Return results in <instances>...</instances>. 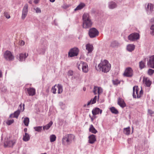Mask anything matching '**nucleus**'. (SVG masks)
Returning a JSON list of instances; mask_svg holds the SVG:
<instances>
[{"instance_id":"obj_1","label":"nucleus","mask_w":154,"mask_h":154,"mask_svg":"<svg viewBox=\"0 0 154 154\" xmlns=\"http://www.w3.org/2000/svg\"><path fill=\"white\" fill-rule=\"evenodd\" d=\"M111 65L106 60H101L98 66L97 70L104 72H107L110 69Z\"/></svg>"},{"instance_id":"obj_2","label":"nucleus","mask_w":154,"mask_h":154,"mask_svg":"<svg viewBox=\"0 0 154 154\" xmlns=\"http://www.w3.org/2000/svg\"><path fill=\"white\" fill-rule=\"evenodd\" d=\"M82 26L84 28L88 29L92 26L93 23L89 14L84 13L82 16Z\"/></svg>"},{"instance_id":"obj_3","label":"nucleus","mask_w":154,"mask_h":154,"mask_svg":"<svg viewBox=\"0 0 154 154\" xmlns=\"http://www.w3.org/2000/svg\"><path fill=\"white\" fill-rule=\"evenodd\" d=\"M75 136L72 134H67L63 136L62 141L63 145L68 146L70 145L73 140Z\"/></svg>"},{"instance_id":"obj_4","label":"nucleus","mask_w":154,"mask_h":154,"mask_svg":"<svg viewBox=\"0 0 154 154\" xmlns=\"http://www.w3.org/2000/svg\"><path fill=\"white\" fill-rule=\"evenodd\" d=\"M99 32L98 30L94 28L90 29L88 32V35L91 38H94L98 36Z\"/></svg>"},{"instance_id":"obj_5","label":"nucleus","mask_w":154,"mask_h":154,"mask_svg":"<svg viewBox=\"0 0 154 154\" xmlns=\"http://www.w3.org/2000/svg\"><path fill=\"white\" fill-rule=\"evenodd\" d=\"M140 35L137 32L133 33L128 36V39L131 41L134 42L139 39Z\"/></svg>"},{"instance_id":"obj_6","label":"nucleus","mask_w":154,"mask_h":154,"mask_svg":"<svg viewBox=\"0 0 154 154\" xmlns=\"http://www.w3.org/2000/svg\"><path fill=\"white\" fill-rule=\"evenodd\" d=\"M4 56L7 60L12 61L14 59V57L11 53L8 51H7L5 52Z\"/></svg>"},{"instance_id":"obj_7","label":"nucleus","mask_w":154,"mask_h":154,"mask_svg":"<svg viewBox=\"0 0 154 154\" xmlns=\"http://www.w3.org/2000/svg\"><path fill=\"white\" fill-rule=\"evenodd\" d=\"M146 10L148 14H154V5L151 3H148L146 8Z\"/></svg>"},{"instance_id":"obj_8","label":"nucleus","mask_w":154,"mask_h":154,"mask_svg":"<svg viewBox=\"0 0 154 154\" xmlns=\"http://www.w3.org/2000/svg\"><path fill=\"white\" fill-rule=\"evenodd\" d=\"M79 52V49L77 48H74L71 49L68 54V56L70 57L77 56Z\"/></svg>"},{"instance_id":"obj_9","label":"nucleus","mask_w":154,"mask_h":154,"mask_svg":"<svg viewBox=\"0 0 154 154\" xmlns=\"http://www.w3.org/2000/svg\"><path fill=\"white\" fill-rule=\"evenodd\" d=\"M28 4H26L24 6L22 11L21 18L22 19H24L26 16L28 11Z\"/></svg>"},{"instance_id":"obj_10","label":"nucleus","mask_w":154,"mask_h":154,"mask_svg":"<svg viewBox=\"0 0 154 154\" xmlns=\"http://www.w3.org/2000/svg\"><path fill=\"white\" fill-rule=\"evenodd\" d=\"M47 43L42 44L37 49L38 52L40 54H44L45 52V48L47 46Z\"/></svg>"},{"instance_id":"obj_11","label":"nucleus","mask_w":154,"mask_h":154,"mask_svg":"<svg viewBox=\"0 0 154 154\" xmlns=\"http://www.w3.org/2000/svg\"><path fill=\"white\" fill-rule=\"evenodd\" d=\"M93 92L94 94H96L97 93L98 94V100L99 95L102 93L103 89L102 88L100 87L94 86L93 89Z\"/></svg>"},{"instance_id":"obj_12","label":"nucleus","mask_w":154,"mask_h":154,"mask_svg":"<svg viewBox=\"0 0 154 154\" xmlns=\"http://www.w3.org/2000/svg\"><path fill=\"white\" fill-rule=\"evenodd\" d=\"M147 64L150 67L154 69V55L149 57Z\"/></svg>"},{"instance_id":"obj_13","label":"nucleus","mask_w":154,"mask_h":154,"mask_svg":"<svg viewBox=\"0 0 154 154\" xmlns=\"http://www.w3.org/2000/svg\"><path fill=\"white\" fill-rule=\"evenodd\" d=\"M133 75L132 70L130 67L127 68L124 73V75L127 77H131Z\"/></svg>"},{"instance_id":"obj_14","label":"nucleus","mask_w":154,"mask_h":154,"mask_svg":"<svg viewBox=\"0 0 154 154\" xmlns=\"http://www.w3.org/2000/svg\"><path fill=\"white\" fill-rule=\"evenodd\" d=\"M139 90L136 88L135 86L133 87V96L134 98H136V97L137 98H139L140 97V95L138 93Z\"/></svg>"},{"instance_id":"obj_15","label":"nucleus","mask_w":154,"mask_h":154,"mask_svg":"<svg viewBox=\"0 0 154 154\" xmlns=\"http://www.w3.org/2000/svg\"><path fill=\"white\" fill-rule=\"evenodd\" d=\"M15 143L12 140H5L4 142V145L5 147H12L14 144Z\"/></svg>"},{"instance_id":"obj_16","label":"nucleus","mask_w":154,"mask_h":154,"mask_svg":"<svg viewBox=\"0 0 154 154\" xmlns=\"http://www.w3.org/2000/svg\"><path fill=\"white\" fill-rule=\"evenodd\" d=\"M82 65V69L83 72L87 73L88 71V67L87 64L84 62H81V65Z\"/></svg>"},{"instance_id":"obj_17","label":"nucleus","mask_w":154,"mask_h":154,"mask_svg":"<svg viewBox=\"0 0 154 154\" xmlns=\"http://www.w3.org/2000/svg\"><path fill=\"white\" fill-rule=\"evenodd\" d=\"M143 83L148 87H149L151 85V82L147 77H143Z\"/></svg>"},{"instance_id":"obj_18","label":"nucleus","mask_w":154,"mask_h":154,"mask_svg":"<svg viewBox=\"0 0 154 154\" xmlns=\"http://www.w3.org/2000/svg\"><path fill=\"white\" fill-rule=\"evenodd\" d=\"M28 56V54L26 53L20 54L18 60L20 61H24Z\"/></svg>"},{"instance_id":"obj_19","label":"nucleus","mask_w":154,"mask_h":154,"mask_svg":"<svg viewBox=\"0 0 154 154\" xmlns=\"http://www.w3.org/2000/svg\"><path fill=\"white\" fill-rule=\"evenodd\" d=\"M108 5L109 8L111 9L116 8L117 6L116 3L113 1L109 2Z\"/></svg>"},{"instance_id":"obj_20","label":"nucleus","mask_w":154,"mask_h":154,"mask_svg":"<svg viewBox=\"0 0 154 154\" xmlns=\"http://www.w3.org/2000/svg\"><path fill=\"white\" fill-rule=\"evenodd\" d=\"M88 143L91 144H93L96 141V136L92 134L88 137Z\"/></svg>"},{"instance_id":"obj_21","label":"nucleus","mask_w":154,"mask_h":154,"mask_svg":"<svg viewBox=\"0 0 154 154\" xmlns=\"http://www.w3.org/2000/svg\"><path fill=\"white\" fill-rule=\"evenodd\" d=\"M92 112L93 115L95 116L99 114V113L101 114L102 112V110L96 107L92 110Z\"/></svg>"},{"instance_id":"obj_22","label":"nucleus","mask_w":154,"mask_h":154,"mask_svg":"<svg viewBox=\"0 0 154 154\" xmlns=\"http://www.w3.org/2000/svg\"><path fill=\"white\" fill-rule=\"evenodd\" d=\"M86 49L88 51V54L91 53L92 52L93 50V46L90 44H87L86 45Z\"/></svg>"},{"instance_id":"obj_23","label":"nucleus","mask_w":154,"mask_h":154,"mask_svg":"<svg viewBox=\"0 0 154 154\" xmlns=\"http://www.w3.org/2000/svg\"><path fill=\"white\" fill-rule=\"evenodd\" d=\"M20 110L18 109L16 111H15L13 114H11L10 116V117L17 118L20 114Z\"/></svg>"},{"instance_id":"obj_24","label":"nucleus","mask_w":154,"mask_h":154,"mask_svg":"<svg viewBox=\"0 0 154 154\" xmlns=\"http://www.w3.org/2000/svg\"><path fill=\"white\" fill-rule=\"evenodd\" d=\"M118 103L121 107L124 108L126 106V105L123 100L119 98L118 99Z\"/></svg>"},{"instance_id":"obj_25","label":"nucleus","mask_w":154,"mask_h":154,"mask_svg":"<svg viewBox=\"0 0 154 154\" xmlns=\"http://www.w3.org/2000/svg\"><path fill=\"white\" fill-rule=\"evenodd\" d=\"M27 92L29 96H33L35 93V91L34 88H28L27 89Z\"/></svg>"},{"instance_id":"obj_26","label":"nucleus","mask_w":154,"mask_h":154,"mask_svg":"<svg viewBox=\"0 0 154 154\" xmlns=\"http://www.w3.org/2000/svg\"><path fill=\"white\" fill-rule=\"evenodd\" d=\"M85 6V4L84 3H81L76 7L75 8V9L74 11H76L80 10L82 9Z\"/></svg>"},{"instance_id":"obj_27","label":"nucleus","mask_w":154,"mask_h":154,"mask_svg":"<svg viewBox=\"0 0 154 154\" xmlns=\"http://www.w3.org/2000/svg\"><path fill=\"white\" fill-rule=\"evenodd\" d=\"M30 139L29 135L27 133H25V135L23 136V139L24 141L26 142L29 141Z\"/></svg>"},{"instance_id":"obj_28","label":"nucleus","mask_w":154,"mask_h":154,"mask_svg":"<svg viewBox=\"0 0 154 154\" xmlns=\"http://www.w3.org/2000/svg\"><path fill=\"white\" fill-rule=\"evenodd\" d=\"M53 122L51 121L48 124L43 127V130H48L53 124Z\"/></svg>"},{"instance_id":"obj_29","label":"nucleus","mask_w":154,"mask_h":154,"mask_svg":"<svg viewBox=\"0 0 154 154\" xmlns=\"http://www.w3.org/2000/svg\"><path fill=\"white\" fill-rule=\"evenodd\" d=\"M135 48V46L134 45L129 44L127 46V49L128 51L131 52L133 51Z\"/></svg>"},{"instance_id":"obj_30","label":"nucleus","mask_w":154,"mask_h":154,"mask_svg":"<svg viewBox=\"0 0 154 154\" xmlns=\"http://www.w3.org/2000/svg\"><path fill=\"white\" fill-rule=\"evenodd\" d=\"M119 43L116 41H114L112 42L110 44V46L114 48L119 46Z\"/></svg>"},{"instance_id":"obj_31","label":"nucleus","mask_w":154,"mask_h":154,"mask_svg":"<svg viewBox=\"0 0 154 154\" xmlns=\"http://www.w3.org/2000/svg\"><path fill=\"white\" fill-rule=\"evenodd\" d=\"M89 131L91 133L94 134H96L97 132V131L94 127L93 125H91L90 126V127L89 129Z\"/></svg>"},{"instance_id":"obj_32","label":"nucleus","mask_w":154,"mask_h":154,"mask_svg":"<svg viewBox=\"0 0 154 154\" xmlns=\"http://www.w3.org/2000/svg\"><path fill=\"white\" fill-rule=\"evenodd\" d=\"M123 132L124 134L126 135H128L130 134V128L128 127L127 128L124 129Z\"/></svg>"},{"instance_id":"obj_33","label":"nucleus","mask_w":154,"mask_h":154,"mask_svg":"<svg viewBox=\"0 0 154 154\" xmlns=\"http://www.w3.org/2000/svg\"><path fill=\"white\" fill-rule=\"evenodd\" d=\"M29 122V119L27 117L24 118L23 120V122L24 125L26 126H28Z\"/></svg>"},{"instance_id":"obj_34","label":"nucleus","mask_w":154,"mask_h":154,"mask_svg":"<svg viewBox=\"0 0 154 154\" xmlns=\"http://www.w3.org/2000/svg\"><path fill=\"white\" fill-rule=\"evenodd\" d=\"M57 88L58 89V94H61L63 92V86L60 84H58L57 85Z\"/></svg>"},{"instance_id":"obj_35","label":"nucleus","mask_w":154,"mask_h":154,"mask_svg":"<svg viewBox=\"0 0 154 154\" xmlns=\"http://www.w3.org/2000/svg\"><path fill=\"white\" fill-rule=\"evenodd\" d=\"M110 110L112 113L115 114H117L119 112L117 109L113 107L110 108Z\"/></svg>"},{"instance_id":"obj_36","label":"nucleus","mask_w":154,"mask_h":154,"mask_svg":"<svg viewBox=\"0 0 154 154\" xmlns=\"http://www.w3.org/2000/svg\"><path fill=\"white\" fill-rule=\"evenodd\" d=\"M56 137L54 134H52L50 136V141L51 142H53L55 141Z\"/></svg>"},{"instance_id":"obj_37","label":"nucleus","mask_w":154,"mask_h":154,"mask_svg":"<svg viewBox=\"0 0 154 154\" xmlns=\"http://www.w3.org/2000/svg\"><path fill=\"white\" fill-rule=\"evenodd\" d=\"M35 131L38 132H41L42 130V126H37L34 127Z\"/></svg>"},{"instance_id":"obj_38","label":"nucleus","mask_w":154,"mask_h":154,"mask_svg":"<svg viewBox=\"0 0 154 154\" xmlns=\"http://www.w3.org/2000/svg\"><path fill=\"white\" fill-rule=\"evenodd\" d=\"M150 34L152 35H154V25H152L150 26Z\"/></svg>"},{"instance_id":"obj_39","label":"nucleus","mask_w":154,"mask_h":154,"mask_svg":"<svg viewBox=\"0 0 154 154\" xmlns=\"http://www.w3.org/2000/svg\"><path fill=\"white\" fill-rule=\"evenodd\" d=\"M145 66V63L142 61H141L139 62V67L141 69H142L144 68Z\"/></svg>"},{"instance_id":"obj_40","label":"nucleus","mask_w":154,"mask_h":154,"mask_svg":"<svg viewBox=\"0 0 154 154\" xmlns=\"http://www.w3.org/2000/svg\"><path fill=\"white\" fill-rule=\"evenodd\" d=\"M147 72L148 75H152L154 73V69H149L148 70Z\"/></svg>"},{"instance_id":"obj_41","label":"nucleus","mask_w":154,"mask_h":154,"mask_svg":"<svg viewBox=\"0 0 154 154\" xmlns=\"http://www.w3.org/2000/svg\"><path fill=\"white\" fill-rule=\"evenodd\" d=\"M112 81L113 84L115 85H117L120 83V82L117 79L113 80Z\"/></svg>"},{"instance_id":"obj_42","label":"nucleus","mask_w":154,"mask_h":154,"mask_svg":"<svg viewBox=\"0 0 154 154\" xmlns=\"http://www.w3.org/2000/svg\"><path fill=\"white\" fill-rule=\"evenodd\" d=\"M33 9L35 11V12L36 13H40L41 12V11L40 8L38 7H37L35 8H34Z\"/></svg>"},{"instance_id":"obj_43","label":"nucleus","mask_w":154,"mask_h":154,"mask_svg":"<svg viewBox=\"0 0 154 154\" xmlns=\"http://www.w3.org/2000/svg\"><path fill=\"white\" fill-rule=\"evenodd\" d=\"M4 16L7 18L9 19L10 18V16L7 12L5 11L4 13Z\"/></svg>"},{"instance_id":"obj_44","label":"nucleus","mask_w":154,"mask_h":154,"mask_svg":"<svg viewBox=\"0 0 154 154\" xmlns=\"http://www.w3.org/2000/svg\"><path fill=\"white\" fill-rule=\"evenodd\" d=\"M14 122V120L13 119L10 120H8L7 122V124L8 125H10L13 123Z\"/></svg>"},{"instance_id":"obj_45","label":"nucleus","mask_w":154,"mask_h":154,"mask_svg":"<svg viewBox=\"0 0 154 154\" xmlns=\"http://www.w3.org/2000/svg\"><path fill=\"white\" fill-rule=\"evenodd\" d=\"M22 104H21L19 106V108L18 109L20 110V111H23V110L24 109V104H23V109H22Z\"/></svg>"},{"instance_id":"obj_46","label":"nucleus","mask_w":154,"mask_h":154,"mask_svg":"<svg viewBox=\"0 0 154 154\" xmlns=\"http://www.w3.org/2000/svg\"><path fill=\"white\" fill-rule=\"evenodd\" d=\"M56 86V85L54 86H53L52 87V89H51V91L52 92V93L53 94H56V89L55 88V87Z\"/></svg>"},{"instance_id":"obj_47","label":"nucleus","mask_w":154,"mask_h":154,"mask_svg":"<svg viewBox=\"0 0 154 154\" xmlns=\"http://www.w3.org/2000/svg\"><path fill=\"white\" fill-rule=\"evenodd\" d=\"M97 99V96H95L94 98L92 99V104H94L96 102V101Z\"/></svg>"},{"instance_id":"obj_48","label":"nucleus","mask_w":154,"mask_h":154,"mask_svg":"<svg viewBox=\"0 0 154 154\" xmlns=\"http://www.w3.org/2000/svg\"><path fill=\"white\" fill-rule=\"evenodd\" d=\"M148 113L151 116H152L154 114V112L152 111L151 110L149 109L148 110Z\"/></svg>"},{"instance_id":"obj_49","label":"nucleus","mask_w":154,"mask_h":154,"mask_svg":"<svg viewBox=\"0 0 154 154\" xmlns=\"http://www.w3.org/2000/svg\"><path fill=\"white\" fill-rule=\"evenodd\" d=\"M77 67L78 69L79 70H80L82 69V65L81 66V62L79 64L78 63H77Z\"/></svg>"},{"instance_id":"obj_50","label":"nucleus","mask_w":154,"mask_h":154,"mask_svg":"<svg viewBox=\"0 0 154 154\" xmlns=\"http://www.w3.org/2000/svg\"><path fill=\"white\" fill-rule=\"evenodd\" d=\"M150 24L152 25H154V19L152 18L150 20Z\"/></svg>"},{"instance_id":"obj_51","label":"nucleus","mask_w":154,"mask_h":154,"mask_svg":"<svg viewBox=\"0 0 154 154\" xmlns=\"http://www.w3.org/2000/svg\"><path fill=\"white\" fill-rule=\"evenodd\" d=\"M68 75L69 76H72L73 74V72L71 70L69 71L68 72Z\"/></svg>"},{"instance_id":"obj_52","label":"nucleus","mask_w":154,"mask_h":154,"mask_svg":"<svg viewBox=\"0 0 154 154\" xmlns=\"http://www.w3.org/2000/svg\"><path fill=\"white\" fill-rule=\"evenodd\" d=\"M69 6L66 4L64 5L63 6V8L64 9H66L69 8Z\"/></svg>"},{"instance_id":"obj_53","label":"nucleus","mask_w":154,"mask_h":154,"mask_svg":"<svg viewBox=\"0 0 154 154\" xmlns=\"http://www.w3.org/2000/svg\"><path fill=\"white\" fill-rule=\"evenodd\" d=\"M6 88L5 87H4L2 89V91L3 92H5L6 91Z\"/></svg>"},{"instance_id":"obj_54","label":"nucleus","mask_w":154,"mask_h":154,"mask_svg":"<svg viewBox=\"0 0 154 154\" xmlns=\"http://www.w3.org/2000/svg\"><path fill=\"white\" fill-rule=\"evenodd\" d=\"M25 44V42L23 41H21L20 43V45L21 46H23V45Z\"/></svg>"},{"instance_id":"obj_55","label":"nucleus","mask_w":154,"mask_h":154,"mask_svg":"<svg viewBox=\"0 0 154 154\" xmlns=\"http://www.w3.org/2000/svg\"><path fill=\"white\" fill-rule=\"evenodd\" d=\"M39 0H34V2L36 4H37L39 2Z\"/></svg>"},{"instance_id":"obj_56","label":"nucleus","mask_w":154,"mask_h":154,"mask_svg":"<svg viewBox=\"0 0 154 154\" xmlns=\"http://www.w3.org/2000/svg\"><path fill=\"white\" fill-rule=\"evenodd\" d=\"M92 99H91L90 101H89L87 105L88 106V105H90L91 103L92 104Z\"/></svg>"},{"instance_id":"obj_57","label":"nucleus","mask_w":154,"mask_h":154,"mask_svg":"<svg viewBox=\"0 0 154 154\" xmlns=\"http://www.w3.org/2000/svg\"><path fill=\"white\" fill-rule=\"evenodd\" d=\"M143 94V91L142 90H141L140 91V92H139V94L140 95V97H141V96Z\"/></svg>"},{"instance_id":"obj_58","label":"nucleus","mask_w":154,"mask_h":154,"mask_svg":"<svg viewBox=\"0 0 154 154\" xmlns=\"http://www.w3.org/2000/svg\"><path fill=\"white\" fill-rule=\"evenodd\" d=\"M2 73L1 70H0V78L2 77Z\"/></svg>"},{"instance_id":"obj_59","label":"nucleus","mask_w":154,"mask_h":154,"mask_svg":"<svg viewBox=\"0 0 154 154\" xmlns=\"http://www.w3.org/2000/svg\"><path fill=\"white\" fill-rule=\"evenodd\" d=\"M77 78V77L76 76H73L72 77V78H71V79H76Z\"/></svg>"},{"instance_id":"obj_60","label":"nucleus","mask_w":154,"mask_h":154,"mask_svg":"<svg viewBox=\"0 0 154 154\" xmlns=\"http://www.w3.org/2000/svg\"><path fill=\"white\" fill-rule=\"evenodd\" d=\"M24 131L25 132H26L27 131V129L26 128H25L24 129Z\"/></svg>"},{"instance_id":"obj_61","label":"nucleus","mask_w":154,"mask_h":154,"mask_svg":"<svg viewBox=\"0 0 154 154\" xmlns=\"http://www.w3.org/2000/svg\"><path fill=\"white\" fill-rule=\"evenodd\" d=\"M51 2H55V0H49Z\"/></svg>"},{"instance_id":"obj_62","label":"nucleus","mask_w":154,"mask_h":154,"mask_svg":"<svg viewBox=\"0 0 154 154\" xmlns=\"http://www.w3.org/2000/svg\"><path fill=\"white\" fill-rule=\"evenodd\" d=\"M28 2L30 4H32V2L31 0H30L29 1V2Z\"/></svg>"},{"instance_id":"obj_63","label":"nucleus","mask_w":154,"mask_h":154,"mask_svg":"<svg viewBox=\"0 0 154 154\" xmlns=\"http://www.w3.org/2000/svg\"><path fill=\"white\" fill-rule=\"evenodd\" d=\"M60 106H62V105H63V103H62V102H60Z\"/></svg>"},{"instance_id":"obj_64","label":"nucleus","mask_w":154,"mask_h":154,"mask_svg":"<svg viewBox=\"0 0 154 154\" xmlns=\"http://www.w3.org/2000/svg\"><path fill=\"white\" fill-rule=\"evenodd\" d=\"M91 121L93 122L94 119V118H93L92 117H91Z\"/></svg>"}]
</instances>
